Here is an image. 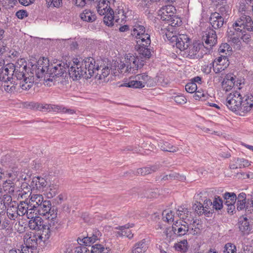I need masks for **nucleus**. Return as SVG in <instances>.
<instances>
[{
	"label": "nucleus",
	"mask_w": 253,
	"mask_h": 253,
	"mask_svg": "<svg viewBox=\"0 0 253 253\" xmlns=\"http://www.w3.org/2000/svg\"><path fill=\"white\" fill-rule=\"evenodd\" d=\"M193 209L195 210V211L198 213V214L201 215L200 213V211H202V209H203V206L202 205V204H201L200 202H197L196 203H195L193 205Z\"/></svg>",
	"instance_id": "nucleus-63"
},
{
	"label": "nucleus",
	"mask_w": 253,
	"mask_h": 253,
	"mask_svg": "<svg viewBox=\"0 0 253 253\" xmlns=\"http://www.w3.org/2000/svg\"><path fill=\"white\" fill-rule=\"evenodd\" d=\"M179 174L178 173L173 172L169 173V174L166 175L164 176L162 178V180H173L175 179H178L179 177Z\"/></svg>",
	"instance_id": "nucleus-54"
},
{
	"label": "nucleus",
	"mask_w": 253,
	"mask_h": 253,
	"mask_svg": "<svg viewBox=\"0 0 253 253\" xmlns=\"http://www.w3.org/2000/svg\"><path fill=\"white\" fill-rule=\"evenodd\" d=\"M43 242L37 233L33 234L27 239L26 243V245L30 247L31 249H35L36 248L38 244Z\"/></svg>",
	"instance_id": "nucleus-21"
},
{
	"label": "nucleus",
	"mask_w": 253,
	"mask_h": 253,
	"mask_svg": "<svg viewBox=\"0 0 253 253\" xmlns=\"http://www.w3.org/2000/svg\"><path fill=\"white\" fill-rule=\"evenodd\" d=\"M185 211L186 212H184V214L181 218V219H182L183 220H186L187 221H192L193 219L192 216L191 212H190L187 209L186 211Z\"/></svg>",
	"instance_id": "nucleus-64"
},
{
	"label": "nucleus",
	"mask_w": 253,
	"mask_h": 253,
	"mask_svg": "<svg viewBox=\"0 0 253 253\" xmlns=\"http://www.w3.org/2000/svg\"><path fill=\"white\" fill-rule=\"evenodd\" d=\"M34 82L31 78L26 77L18 82V88L22 90H28L33 85Z\"/></svg>",
	"instance_id": "nucleus-28"
},
{
	"label": "nucleus",
	"mask_w": 253,
	"mask_h": 253,
	"mask_svg": "<svg viewBox=\"0 0 253 253\" xmlns=\"http://www.w3.org/2000/svg\"><path fill=\"white\" fill-rule=\"evenodd\" d=\"M16 169H13L12 172H5L6 176L5 179L3 180V184H7L10 187L14 186V183L13 181L14 180L17 176L18 171L16 170Z\"/></svg>",
	"instance_id": "nucleus-23"
},
{
	"label": "nucleus",
	"mask_w": 253,
	"mask_h": 253,
	"mask_svg": "<svg viewBox=\"0 0 253 253\" xmlns=\"http://www.w3.org/2000/svg\"><path fill=\"white\" fill-rule=\"evenodd\" d=\"M149 241L146 239L136 243L132 247L131 253H145L149 248Z\"/></svg>",
	"instance_id": "nucleus-11"
},
{
	"label": "nucleus",
	"mask_w": 253,
	"mask_h": 253,
	"mask_svg": "<svg viewBox=\"0 0 253 253\" xmlns=\"http://www.w3.org/2000/svg\"><path fill=\"white\" fill-rule=\"evenodd\" d=\"M197 89V84L194 82H190L185 85V90L187 92L190 93L195 92Z\"/></svg>",
	"instance_id": "nucleus-50"
},
{
	"label": "nucleus",
	"mask_w": 253,
	"mask_h": 253,
	"mask_svg": "<svg viewBox=\"0 0 253 253\" xmlns=\"http://www.w3.org/2000/svg\"><path fill=\"white\" fill-rule=\"evenodd\" d=\"M151 171L149 167H144L142 168L138 169L136 171L137 174H140L141 175H145L147 174H150V171Z\"/></svg>",
	"instance_id": "nucleus-57"
},
{
	"label": "nucleus",
	"mask_w": 253,
	"mask_h": 253,
	"mask_svg": "<svg viewBox=\"0 0 253 253\" xmlns=\"http://www.w3.org/2000/svg\"><path fill=\"white\" fill-rule=\"evenodd\" d=\"M204 46L203 42L195 41L193 42L192 44L189 43L182 54L185 57H188L190 59L201 58L202 55H198V53Z\"/></svg>",
	"instance_id": "nucleus-5"
},
{
	"label": "nucleus",
	"mask_w": 253,
	"mask_h": 253,
	"mask_svg": "<svg viewBox=\"0 0 253 253\" xmlns=\"http://www.w3.org/2000/svg\"><path fill=\"white\" fill-rule=\"evenodd\" d=\"M92 1L97 3V8H100L103 7H106V5H108L109 1L107 0H94Z\"/></svg>",
	"instance_id": "nucleus-60"
},
{
	"label": "nucleus",
	"mask_w": 253,
	"mask_h": 253,
	"mask_svg": "<svg viewBox=\"0 0 253 253\" xmlns=\"http://www.w3.org/2000/svg\"><path fill=\"white\" fill-rule=\"evenodd\" d=\"M126 57L129 73L135 74L136 71H137L139 68H141L143 66L144 64L142 62H139V59L133 55L128 54Z\"/></svg>",
	"instance_id": "nucleus-9"
},
{
	"label": "nucleus",
	"mask_w": 253,
	"mask_h": 253,
	"mask_svg": "<svg viewBox=\"0 0 253 253\" xmlns=\"http://www.w3.org/2000/svg\"><path fill=\"white\" fill-rule=\"evenodd\" d=\"M44 223L46 224L47 226L49 227V228L51 229V231H52L53 233H55L61 226L56 218L48 219L47 222H44Z\"/></svg>",
	"instance_id": "nucleus-31"
},
{
	"label": "nucleus",
	"mask_w": 253,
	"mask_h": 253,
	"mask_svg": "<svg viewBox=\"0 0 253 253\" xmlns=\"http://www.w3.org/2000/svg\"><path fill=\"white\" fill-rule=\"evenodd\" d=\"M212 210H219L222 208L223 204L222 200L219 197H215V199L212 202Z\"/></svg>",
	"instance_id": "nucleus-48"
},
{
	"label": "nucleus",
	"mask_w": 253,
	"mask_h": 253,
	"mask_svg": "<svg viewBox=\"0 0 253 253\" xmlns=\"http://www.w3.org/2000/svg\"><path fill=\"white\" fill-rule=\"evenodd\" d=\"M27 70H24L23 67H19V69L15 68L14 64L10 63L6 65L0 73V80L1 81H10L16 78V81H18L26 78Z\"/></svg>",
	"instance_id": "nucleus-2"
},
{
	"label": "nucleus",
	"mask_w": 253,
	"mask_h": 253,
	"mask_svg": "<svg viewBox=\"0 0 253 253\" xmlns=\"http://www.w3.org/2000/svg\"><path fill=\"white\" fill-rule=\"evenodd\" d=\"M170 19V20H167V21L169 24L171 25L172 27L178 26L181 24L182 21L181 19L175 15L172 16Z\"/></svg>",
	"instance_id": "nucleus-46"
},
{
	"label": "nucleus",
	"mask_w": 253,
	"mask_h": 253,
	"mask_svg": "<svg viewBox=\"0 0 253 253\" xmlns=\"http://www.w3.org/2000/svg\"><path fill=\"white\" fill-rule=\"evenodd\" d=\"M231 46L227 43H224L221 44L218 48V51L220 53H225L226 54L230 52L231 51Z\"/></svg>",
	"instance_id": "nucleus-52"
},
{
	"label": "nucleus",
	"mask_w": 253,
	"mask_h": 253,
	"mask_svg": "<svg viewBox=\"0 0 253 253\" xmlns=\"http://www.w3.org/2000/svg\"><path fill=\"white\" fill-rule=\"evenodd\" d=\"M239 230L242 232H249L250 230V224L247 218L241 219L238 223Z\"/></svg>",
	"instance_id": "nucleus-37"
},
{
	"label": "nucleus",
	"mask_w": 253,
	"mask_h": 253,
	"mask_svg": "<svg viewBox=\"0 0 253 253\" xmlns=\"http://www.w3.org/2000/svg\"><path fill=\"white\" fill-rule=\"evenodd\" d=\"M158 146L160 149L164 152L176 153L180 151L179 147L171 144L168 141L161 140L158 143Z\"/></svg>",
	"instance_id": "nucleus-16"
},
{
	"label": "nucleus",
	"mask_w": 253,
	"mask_h": 253,
	"mask_svg": "<svg viewBox=\"0 0 253 253\" xmlns=\"http://www.w3.org/2000/svg\"><path fill=\"white\" fill-rule=\"evenodd\" d=\"M175 249L177 251L185 253L188 250V243L187 240H183L174 245Z\"/></svg>",
	"instance_id": "nucleus-38"
},
{
	"label": "nucleus",
	"mask_w": 253,
	"mask_h": 253,
	"mask_svg": "<svg viewBox=\"0 0 253 253\" xmlns=\"http://www.w3.org/2000/svg\"><path fill=\"white\" fill-rule=\"evenodd\" d=\"M202 42H205L204 47L208 50H210L217 43V36L216 32L213 29H207L203 34Z\"/></svg>",
	"instance_id": "nucleus-7"
},
{
	"label": "nucleus",
	"mask_w": 253,
	"mask_h": 253,
	"mask_svg": "<svg viewBox=\"0 0 253 253\" xmlns=\"http://www.w3.org/2000/svg\"><path fill=\"white\" fill-rule=\"evenodd\" d=\"M191 43V40L186 35H179L177 38L176 41L174 43L176 47L179 49L181 51L184 52L189 43Z\"/></svg>",
	"instance_id": "nucleus-13"
},
{
	"label": "nucleus",
	"mask_w": 253,
	"mask_h": 253,
	"mask_svg": "<svg viewBox=\"0 0 253 253\" xmlns=\"http://www.w3.org/2000/svg\"><path fill=\"white\" fill-rule=\"evenodd\" d=\"M4 82L3 88L5 91L11 93L18 90V82H16L14 79H10V81H1Z\"/></svg>",
	"instance_id": "nucleus-22"
},
{
	"label": "nucleus",
	"mask_w": 253,
	"mask_h": 253,
	"mask_svg": "<svg viewBox=\"0 0 253 253\" xmlns=\"http://www.w3.org/2000/svg\"><path fill=\"white\" fill-rule=\"evenodd\" d=\"M203 206V209H202V211H200V213L201 214H208V213H211L212 210V202L211 200L206 199L205 200L204 203L202 204Z\"/></svg>",
	"instance_id": "nucleus-34"
},
{
	"label": "nucleus",
	"mask_w": 253,
	"mask_h": 253,
	"mask_svg": "<svg viewBox=\"0 0 253 253\" xmlns=\"http://www.w3.org/2000/svg\"><path fill=\"white\" fill-rule=\"evenodd\" d=\"M131 16L132 11L127 9L124 10L123 8H119L114 12L115 22L117 23H119L120 21L121 23H125Z\"/></svg>",
	"instance_id": "nucleus-10"
},
{
	"label": "nucleus",
	"mask_w": 253,
	"mask_h": 253,
	"mask_svg": "<svg viewBox=\"0 0 253 253\" xmlns=\"http://www.w3.org/2000/svg\"><path fill=\"white\" fill-rule=\"evenodd\" d=\"M44 201L42 195L36 194L31 196L29 204L32 208L37 210Z\"/></svg>",
	"instance_id": "nucleus-20"
},
{
	"label": "nucleus",
	"mask_w": 253,
	"mask_h": 253,
	"mask_svg": "<svg viewBox=\"0 0 253 253\" xmlns=\"http://www.w3.org/2000/svg\"><path fill=\"white\" fill-rule=\"evenodd\" d=\"M175 7L172 5H167L163 7L161 10V19L163 21L169 20L171 17L174 15Z\"/></svg>",
	"instance_id": "nucleus-15"
},
{
	"label": "nucleus",
	"mask_w": 253,
	"mask_h": 253,
	"mask_svg": "<svg viewBox=\"0 0 253 253\" xmlns=\"http://www.w3.org/2000/svg\"><path fill=\"white\" fill-rule=\"evenodd\" d=\"M242 102V96L238 91L231 93L226 98V106L231 111L239 110Z\"/></svg>",
	"instance_id": "nucleus-6"
},
{
	"label": "nucleus",
	"mask_w": 253,
	"mask_h": 253,
	"mask_svg": "<svg viewBox=\"0 0 253 253\" xmlns=\"http://www.w3.org/2000/svg\"><path fill=\"white\" fill-rule=\"evenodd\" d=\"M219 11L222 15H229L230 12V7L228 5L221 6L219 8Z\"/></svg>",
	"instance_id": "nucleus-59"
},
{
	"label": "nucleus",
	"mask_w": 253,
	"mask_h": 253,
	"mask_svg": "<svg viewBox=\"0 0 253 253\" xmlns=\"http://www.w3.org/2000/svg\"><path fill=\"white\" fill-rule=\"evenodd\" d=\"M234 85L235 78L229 75H227L222 82V87L226 91L231 90Z\"/></svg>",
	"instance_id": "nucleus-25"
},
{
	"label": "nucleus",
	"mask_w": 253,
	"mask_h": 253,
	"mask_svg": "<svg viewBox=\"0 0 253 253\" xmlns=\"http://www.w3.org/2000/svg\"><path fill=\"white\" fill-rule=\"evenodd\" d=\"M91 253H109V248H104V246L99 244H96L92 245L91 250Z\"/></svg>",
	"instance_id": "nucleus-33"
},
{
	"label": "nucleus",
	"mask_w": 253,
	"mask_h": 253,
	"mask_svg": "<svg viewBox=\"0 0 253 253\" xmlns=\"http://www.w3.org/2000/svg\"><path fill=\"white\" fill-rule=\"evenodd\" d=\"M28 208V203L21 202L20 203L16 206V210L18 213L19 216H23L26 214L27 210Z\"/></svg>",
	"instance_id": "nucleus-40"
},
{
	"label": "nucleus",
	"mask_w": 253,
	"mask_h": 253,
	"mask_svg": "<svg viewBox=\"0 0 253 253\" xmlns=\"http://www.w3.org/2000/svg\"><path fill=\"white\" fill-rule=\"evenodd\" d=\"M125 86L133 87V88H142L143 85H142V83H140V81L138 80H130L129 82L125 84Z\"/></svg>",
	"instance_id": "nucleus-44"
},
{
	"label": "nucleus",
	"mask_w": 253,
	"mask_h": 253,
	"mask_svg": "<svg viewBox=\"0 0 253 253\" xmlns=\"http://www.w3.org/2000/svg\"><path fill=\"white\" fill-rule=\"evenodd\" d=\"M115 21L114 11L111 8L104 16L103 21L108 26H112L114 25V21Z\"/></svg>",
	"instance_id": "nucleus-32"
},
{
	"label": "nucleus",
	"mask_w": 253,
	"mask_h": 253,
	"mask_svg": "<svg viewBox=\"0 0 253 253\" xmlns=\"http://www.w3.org/2000/svg\"><path fill=\"white\" fill-rule=\"evenodd\" d=\"M140 46L138 49L139 53L146 58H149L151 56V52L150 49L148 48V46L142 44H140Z\"/></svg>",
	"instance_id": "nucleus-41"
},
{
	"label": "nucleus",
	"mask_w": 253,
	"mask_h": 253,
	"mask_svg": "<svg viewBox=\"0 0 253 253\" xmlns=\"http://www.w3.org/2000/svg\"><path fill=\"white\" fill-rule=\"evenodd\" d=\"M173 233L178 236L187 234L188 232V223L187 221L179 220L176 221L172 226Z\"/></svg>",
	"instance_id": "nucleus-8"
},
{
	"label": "nucleus",
	"mask_w": 253,
	"mask_h": 253,
	"mask_svg": "<svg viewBox=\"0 0 253 253\" xmlns=\"http://www.w3.org/2000/svg\"><path fill=\"white\" fill-rule=\"evenodd\" d=\"M51 206V202L49 200H44L37 210L39 215L46 216L47 212L50 211Z\"/></svg>",
	"instance_id": "nucleus-26"
},
{
	"label": "nucleus",
	"mask_w": 253,
	"mask_h": 253,
	"mask_svg": "<svg viewBox=\"0 0 253 253\" xmlns=\"http://www.w3.org/2000/svg\"><path fill=\"white\" fill-rule=\"evenodd\" d=\"M127 61H126V57L125 58V60L123 62H121L120 65H119L118 69L120 73L122 74L125 73H129V69L128 66V63H127Z\"/></svg>",
	"instance_id": "nucleus-43"
},
{
	"label": "nucleus",
	"mask_w": 253,
	"mask_h": 253,
	"mask_svg": "<svg viewBox=\"0 0 253 253\" xmlns=\"http://www.w3.org/2000/svg\"><path fill=\"white\" fill-rule=\"evenodd\" d=\"M91 61H89V57L82 60L78 58L74 59L73 63H64L59 61L55 65H50L48 60L43 58L37 62L36 74L38 78H43L46 83L53 82L55 78L63 76L68 69L70 78L73 81H79L82 78L85 79L91 78V72L88 71L89 67H92Z\"/></svg>",
	"instance_id": "nucleus-1"
},
{
	"label": "nucleus",
	"mask_w": 253,
	"mask_h": 253,
	"mask_svg": "<svg viewBox=\"0 0 253 253\" xmlns=\"http://www.w3.org/2000/svg\"><path fill=\"white\" fill-rule=\"evenodd\" d=\"M100 236V232L99 231H96L91 236H87L83 239L79 238L78 239V242L80 245L83 244L85 246H90L91 244L99 240Z\"/></svg>",
	"instance_id": "nucleus-12"
},
{
	"label": "nucleus",
	"mask_w": 253,
	"mask_h": 253,
	"mask_svg": "<svg viewBox=\"0 0 253 253\" xmlns=\"http://www.w3.org/2000/svg\"><path fill=\"white\" fill-rule=\"evenodd\" d=\"M149 78L150 77L146 75V73L137 75L133 78V79L140 81V83H142V85H143V87L147 84Z\"/></svg>",
	"instance_id": "nucleus-42"
},
{
	"label": "nucleus",
	"mask_w": 253,
	"mask_h": 253,
	"mask_svg": "<svg viewBox=\"0 0 253 253\" xmlns=\"http://www.w3.org/2000/svg\"><path fill=\"white\" fill-rule=\"evenodd\" d=\"M165 35L168 40L171 43H174L176 41L177 38L178 36L174 34L172 32H170L169 31L166 32Z\"/></svg>",
	"instance_id": "nucleus-55"
},
{
	"label": "nucleus",
	"mask_w": 253,
	"mask_h": 253,
	"mask_svg": "<svg viewBox=\"0 0 253 253\" xmlns=\"http://www.w3.org/2000/svg\"><path fill=\"white\" fill-rule=\"evenodd\" d=\"M27 62L24 59L18 60L15 64H14L15 68L19 69V67H23L24 70H27Z\"/></svg>",
	"instance_id": "nucleus-56"
},
{
	"label": "nucleus",
	"mask_w": 253,
	"mask_h": 253,
	"mask_svg": "<svg viewBox=\"0 0 253 253\" xmlns=\"http://www.w3.org/2000/svg\"><path fill=\"white\" fill-rule=\"evenodd\" d=\"M237 248L235 245L231 243H227L224 247V253H236Z\"/></svg>",
	"instance_id": "nucleus-45"
},
{
	"label": "nucleus",
	"mask_w": 253,
	"mask_h": 253,
	"mask_svg": "<svg viewBox=\"0 0 253 253\" xmlns=\"http://www.w3.org/2000/svg\"><path fill=\"white\" fill-rule=\"evenodd\" d=\"M236 163L238 165L239 168L249 167L251 164L250 162L244 158H238Z\"/></svg>",
	"instance_id": "nucleus-53"
},
{
	"label": "nucleus",
	"mask_w": 253,
	"mask_h": 253,
	"mask_svg": "<svg viewBox=\"0 0 253 253\" xmlns=\"http://www.w3.org/2000/svg\"><path fill=\"white\" fill-rule=\"evenodd\" d=\"M137 39H139L137 41V43H140V44L145 46H149L150 44V36L148 34L145 33V32L139 36Z\"/></svg>",
	"instance_id": "nucleus-35"
},
{
	"label": "nucleus",
	"mask_w": 253,
	"mask_h": 253,
	"mask_svg": "<svg viewBox=\"0 0 253 253\" xmlns=\"http://www.w3.org/2000/svg\"><path fill=\"white\" fill-rule=\"evenodd\" d=\"M163 218L165 221H167V222L173 221L174 214L173 212L170 211H169L167 212L166 211H164L163 212Z\"/></svg>",
	"instance_id": "nucleus-51"
},
{
	"label": "nucleus",
	"mask_w": 253,
	"mask_h": 253,
	"mask_svg": "<svg viewBox=\"0 0 253 253\" xmlns=\"http://www.w3.org/2000/svg\"><path fill=\"white\" fill-rule=\"evenodd\" d=\"M235 31L243 34L247 30L253 32V20L251 17L245 14H242L233 24Z\"/></svg>",
	"instance_id": "nucleus-3"
},
{
	"label": "nucleus",
	"mask_w": 253,
	"mask_h": 253,
	"mask_svg": "<svg viewBox=\"0 0 253 253\" xmlns=\"http://www.w3.org/2000/svg\"><path fill=\"white\" fill-rule=\"evenodd\" d=\"M89 61H91L92 67H89L88 71L91 72V78L93 76L98 80H102L107 77L110 74V68L107 66L96 64V61L92 57H89Z\"/></svg>",
	"instance_id": "nucleus-4"
},
{
	"label": "nucleus",
	"mask_w": 253,
	"mask_h": 253,
	"mask_svg": "<svg viewBox=\"0 0 253 253\" xmlns=\"http://www.w3.org/2000/svg\"><path fill=\"white\" fill-rule=\"evenodd\" d=\"M241 107L239 110L242 112H248L250 111L253 106V100L252 97L245 96L242 97Z\"/></svg>",
	"instance_id": "nucleus-17"
},
{
	"label": "nucleus",
	"mask_w": 253,
	"mask_h": 253,
	"mask_svg": "<svg viewBox=\"0 0 253 253\" xmlns=\"http://www.w3.org/2000/svg\"><path fill=\"white\" fill-rule=\"evenodd\" d=\"M32 186L30 184L29 185L27 183H23L21 185V193H19V195H21V197L24 196V195L28 194V193H31L30 191L32 190Z\"/></svg>",
	"instance_id": "nucleus-49"
},
{
	"label": "nucleus",
	"mask_w": 253,
	"mask_h": 253,
	"mask_svg": "<svg viewBox=\"0 0 253 253\" xmlns=\"http://www.w3.org/2000/svg\"><path fill=\"white\" fill-rule=\"evenodd\" d=\"M57 212L56 210L55 209L54 207H51L50 208V211L47 212L46 216H47L48 219H53L56 218Z\"/></svg>",
	"instance_id": "nucleus-62"
},
{
	"label": "nucleus",
	"mask_w": 253,
	"mask_h": 253,
	"mask_svg": "<svg viewBox=\"0 0 253 253\" xmlns=\"http://www.w3.org/2000/svg\"><path fill=\"white\" fill-rule=\"evenodd\" d=\"M6 213L10 219L15 220L19 216L16 210V205L10 206L7 209Z\"/></svg>",
	"instance_id": "nucleus-36"
},
{
	"label": "nucleus",
	"mask_w": 253,
	"mask_h": 253,
	"mask_svg": "<svg viewBox=\"0 0 253 253\" xmlns=\"http://www.w3.org/2000/svg\"><path fill=\"white\" fill-rule=\"evenodd\" d=\"M210 22L214 29L221 28L224 23V19L219 13L214 12L211 14Z\"/></svg>",
	"instance_id": "nucleus-14"
},
{
	"label": "nucleus",
	"mask_w": 253,
	"mask_h": 253,
	"mask_svg": "<svg viewBox=\"0 0 253 253\" xmlns=\"http://www.w3.org/2000/svg\"><path fill=\"white\" fill-rule=\"evenodd\" d=\"M81 18L84 21L92 22L96 20L95 14L89 9H85L80 14Z\"/></svg>",
	"instance_id": "nucleus-29"
},
{
	"label": "nucleus",
	"mask_w": 253,
	"mask_h": 253,
	"mask_svg": "<svg viewBox=\"0 0 253 253\" xmlns=\"http://www.w3.org/2000/svg\"><path fill=\"white\" fill-rule=\"evenodd\" d=\"M44 223V221L42 218L38 216L29 220V226L31 229L35 230L38 232Z\"/></svg>",
	"instance_id": "nucleus-24"
},
{
	"label": "nucleus",
	"mask_w": 253,
	"mask_h": 253,
	"mask_svg": "<svg viewBox=\"0 0 253 253\" xmlns=\"http://www.w3.org/2000/svg\"><path fill=\"white\" fill-rule=\"evenodd\" d=\"M27 212L26 213V215L28 219H32L34 218L38 217L37 214L38 212H37V210L32 208L30 206V204L28 203V208L27 210Z\"/></svg>",
	"instance_id": "nucleus-47"
},
{
	"label": "nucleus",
	"mask_w": 253,
	"mask_h": 253,
	"mask_svg": "<svg viewBox=\"0 0 253 253\" xmlns=\"http://www.w3.org/2000/svg\"><path fill=\"white\" fill-rule=\"evenodd\" d=\"M47 184L44 178L40 177H35L31 182L32 189L41 190L45 187Z\"/></svg>",
	"instance_id": "nucleus-19"
},
{
	"label": "nucleus",
	"mask_w": 253,
	"mask_h": 253,
	"mask_svg": "<svg viewBox=\"0 0 253 253\" xmlns=\"http://www.w3.org/2000/svg\"><path fill=\"white\" fill-rule=\"evenodd\" d=\"M174 101L178 104H184L186 102V98L183 95H177L174 97Z\"/></svg>",
	"instance_id": "nucleus-58"
},
{
	"label": "nucleus",
	"mask_w": 253,
	"mask_h": 253,
	"mask_svg": "<svg viewBox=\"0 0 253 253\" xmlns=\"http://www.w3.org/2000/svg\"><path fill=\"white\" fill-rule=\"evenodd\" d=\"M248 204H249V203H248V204H246L245 201H237V209L239 211H240V210H242L244 209L245 208H246V209H248V207H249Z\"/></svg>",
	"instance_id": "nucleus-61"
},
{
	"label": "nucleus",
	"mask_w": 253,
	"mask_h": 253,
	"mask_svg": "<svg viewBox=\"0 0 253 253\" xmlns=\"http://www.w3.org/2000/svg\"><path fill=\"white\" fill-rule=\"evenodd\" d=\"M37 234L39 235V236L43 242H45L50 238L53 233L51 231V229L49 228V227L47 226L46 224L44 223Z\"/></svg>",
	"instance_id": "nucleus-18"
},
{
	"label": "nucleus",
	"mask_w": 253,
	"mask_h": 253,
	"mask_svg": "<svg viewBox=\"0 0 253 253\" xmlns=\"http://www.w3.org/2000/svg\"><path fill=\"white\" fill-rule=\"evenodd\" d=\"M224 198L225 200V204L228 207L231 206L234 208V204L237 200V196L234 193L226 192L224 194Z\"/></svg>",
	"instance_id": "nucleus-30"
},
{
	"label": "nucleus",
	"mask_w": 253,
	"mask_h": 253,
	"mask_svg": "<svg viewBox=\"0 0 253 253\" xmlns=\"http://www.w3.org/2000/svg\"><path fill=\"white\" fill-rule=\"evenodd\" d=\"M145 32V28L143 26L139 24L135 25L133 31L131 32V35L137 38L140 35H142Z\"/></svg>",
	"instance_id": "nucleus-39"
},
{
	"label": "nucleus",
	"mask_w": 253,
	"mask_h": 253,
	"mask_svg": "<svg viewBox=\"0 0 253 253\" xmlns=\"http://www.w3.org/2000/svg\"><path fill=\"white\" fill-rule=\"evenodd\" d=\"M120 231L117 232L118 236H125L129 239H131L133 237V234L132 233L131 230L129 229V226L126 225L122 226H118L116 228Z\"/></svg>",
	"instance_id": "nucleus-27"
}]
</instances>
